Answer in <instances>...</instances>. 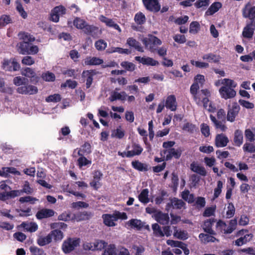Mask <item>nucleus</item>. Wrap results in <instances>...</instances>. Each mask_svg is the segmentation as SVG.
Returning <instances> with one entry per match:
<instances>
[{"label": "nucleus", "instance_id": "f257e3e1", "mask_svg": "<svg viewBox=\"0 0 255 255\" xmlns=\"http://www.w3.org/2000/svg\"><path fill=\"white\" fill-rule=\"evenodd\" d=\"M21 35L23 41L18 44L19 53L23 55L36 54L38 52V48L31 43L35 40V38L28 33L23 32Z\"/></svg>", "mask_w": 255, "mask_h": 255}, {"label": "nucleus", "instance_id": "f03ea898", "mask_svg": "<svg viewBox=\"0 0 255 255\" xmlns=\"http://www.w3.org/2000/svg\"><path fill=\"white\" fill-rule=\"evenodd\" d=\"M104 223L105 225L109 227H114L116 226L115 221L118 219L125 220L127 219V215L125 213L120 212H115L113 215L104 214L103 215Z\"/></svg>", "mask_w": 255, "mask_h": 255}, {"label": "nucleus", "instance_id": "7ed1b4c3", "mask_svg": "<svg viewBox=\"0 0 255 255\" xmlns=\"http://www.w3.org/2000/svg\"><path fill=\"white\" fill-rule=\"evenodd\" d=\"M142 42L145 48L153 53L155 52L158 46L160 45L162 43L160 39L152 35H150L148 37L143 38Z\"/></svg>", "mask_w": 255, "mask_h": 255}, {"label": "nucleus", "instance_id": "20e7f679", "mask_svg": "<svg viewBox=\"0 0 255 255\" xmlns=\"http://www.w3.org/2000/svg\"><path fill=\"white\" fill-rule=\"evenodd\" d=\"M80 243V240L79 238H68L62 244V251L65 254H69L79 246Z\"/></svg>", "mask_w": 255, "mask_h": 255}, {"label": "nucleus", "instance_id": "39448f33", "mask_svg": "<svg viewBox=\"0 0 255 255\" xmlns=\"http://www.w3.org/2000/svg\"><path fill=\"white\" fill-rule=\"evenodd\" d=\"M239 238L235 241V245L240 247L250 242L253 237V235L249 233L247 230H241L239 231L236 235Z\"/></svg>", "mask_w": 255, "mask_h": 255}, {"label": "nucleus", "instance_id": "423d86ee", "mask_svg": "<svg viewBox=\"0 0 255 255\" xmlns=\"http://www.w3.org/2000/svg\"><path fill=\"white\" fill-rule=\"evenodd\" d=\"M147 213H154L153 216L155 220L162 225H167L169 222V217L168 213H163L161 212H155V208H145Z\"/></svg>", "mask_w": 255, "mask_h": 255}, {"label": "nucleus", "instance_id": "0eeeda50", "mask_svg": "<svg viewBox=\"0 0 255 255\" xmlns=\"http://www.w3.org/2000/svg\"><path fill=\"white\" fill-rule=\"evenodd\" d=\"M126 227L128 228L134 229L137 231H140L142 229H146L150 231L149 226L146 225L144 222L137 219H132L126 223Z\"/></svg>", "mask_w": 255, "mask_h": 255}, {"label": "nucleus", "instance_id": "6e6552de", "mask_svg": "<svg viewBox=\"0 0 255 255\" xmlns=\"http://www.w3.org/2000/svg\"><path fill=\"white\" fill-rule=\"evenodd\" d=\"M1 67L3 69L8 71H16L19 69L20 65L15 59H4L1 62Z\"/></svg>", "mask_w": 255, "mask_h": 255}, {"label": "nucleus", "instance_id": "1a4fd4ad", "mask_svg": "<svg viewBox=\"0 0 255 255\" xmlns=\"http://www.w3.org/2000/svg\"><path fill=\"white\" fill-rule=\"evenodd\" d=\"M242 15L244 18H249L250 21L255 22V6H252L248 2L242 9Z\"/></svg>", "mask_w": 255, "mask_h": 255}, {"label": "nucleus", "instance_id": "9d476101", "mask_svg": "<svg viewBox=\"0 0 255 255\" xmlns=\"http://www.w3.org/2000/svg\"><path fill=\"white\" fill-rule=\"evenodd\" d=\"M240 110V107L237 103H234L232 106H229L226 117L227 120L230 122H234Z\"/></svg>", "mask_w": 255, "mask_h": 255}, {"label": "nucleus", "instance_id": "9b49d317", "mask_svg": "<svg viewBox=\"0 0 255 255\" xmlns=\"http://www.w3.org/2000/svg\"><path fill=\"white\" fill-rule=\"evenodd\" d=\"M17 92L24 95H34L38 92V88L33 85H28L24 83L23 86L18 87L16 89Z\"/></svg>", "mask_w": 255, "mask_h": 255}, {"label": "nucleus", "instance_id": "f8f14e48", "mask_svg": "<svg viewBox=\"0 0 255 255\" xmlns=\"http://www.w3.org/2000/svg\"><path fill=\"white\" fill-rule=\"evenodd\" d=\"M146 9L150 11L157 12L160 9V4L158 0H142Z\"/></svg>", "mask_w": 255, "mask_h": 255}, {"label": "nucleus", "instance_id": "ddd939ff", "mask_svg": "<svg viewBox=\"0 0 255 255\" xmlns=\"http://www.w3.org/2000/svg\"><path fill=\"white\" fill-rule=\"evenodd\" d=\"M255 30V22H253V21L248 22L243 29L242 35L246 38H252L254 35Z\"/></svg>", "mask_w": 255, "mask_h": 255}, {"label": "nucleus", "instance_id": "4468645a", "mask_svg": "<svg viewBox=\"0 0 255 255\" xmlns=\"http://www.w3.org/2000/svg\"><path fill=\"white\" fill-rule=\"evenodd\" d=\"M163 152L164 154H166L165 160L168 161L171 160L172 157L179 159L181 155L182 151L180 149H175L174 148H171L168 150H164Z\"/></svg>", "mask_w": 255, "mask_h": 255}, {"label": "nucleus", "instance_id": "2eb2a0df", "mask_svg": "<svg viewBox=\"0 0 255 255\" xmlns=\"http://www.w3.org/2000/svg\"><path fill=\"white\" fill-rule=\"evenodd\" d=\"M219 92L222 98L226 100L233 98L236 95V92L234 89L226 87H221Z\"/></svg>", "mask_w": 255, "mask_h": 255}, {"label": "nucleus", "instance_id": "dca6fc26", "mask_svg": "<svg viewBox=\"0 0 255 255\" xmlns=\"http://www.w3.org/2000/svg\"><path fill=\"white\" fill-rule=\"evenodd\" d=\"M95 70H90L84 71L82 74L83 78H86V85L87 89L90 88L93 80V77L96 75Z\"/></svg>", "mask_w": 255, "mask_h": 255}, {"label": "nucleus", "instance_id": "f3484780", "mask_svg": "<svg viewBox=\"0 0 255 255\" xmlns=\"http://www.w3.org/2000/svg\"><path fill=\"white\" fill-rule=\"evenodd\" d=\"M165 106L167 109L170 110L171 111H175L176 110L177 103L174 95H171L167 97Z\"/></svg>", "mask_w": 255, "mask_h": 255}, {"label": "nucleus", "instance_id": "a211bd4d", "mask_svg": "<svg viewBox=\"0 0 255 255\" xmlns=\"http://www.w3.org/2000/svg\"><path fill=\"white\" fill-rule=\"evenodd\" d=\"M229 142L228 137L223 133L218 134L216 136L215 145L217 147H225Z\"/></svg>", "mask_w": 255, "mask_h": 255}, {"label": "nucleus", "instance_id": "6ab92c4d", "mask_svg": "<svg viewBox=\"0 0 255 255\" xmlns=\"http://www.w3.org/2000/svg\"><path fill=\"white\" fill-rule=\"evenodd\" d=\"M132 148L133 149L132 150H128L127 152L126 157H131L135 155H139L143 151L142 147L139 144L135 142L132 143Z\"/></svg>", "mask_w": 255, "mask_h": 255}, {"label": "nucleus", "instance_id": "aec40b11", "mask_svg": "<svg viewBox=\"0 0 255 255\" xmlns=\"http://www.w3.org/2000/svg\"><path fill=\"white\" fill-rule=\"evenodd\" d=\"M10 174L18 175L20 172L13 167H4L0 170V176L1 177H8Z\"/></svg>", "mask_w": 255, "mask_h": 255}, {"label": "nucleus", "instance_id": "412c9836", "mask_svg": "<svg viewBox=\"0 0 255 255\" xmlns=\"http://www.w3.org/2000/svg\"><path fill=\"white\" fill-rule=\"evenodd\" d=\"M135 60L141 63L143 65L156 66L159 64V62L151 57H141L140 56H136Z\"/></svg>", "mask_w": 255, "mask_h": 255}, {"label": "nucleus", "instance_id": "4be33fe9", "mask_svg": "<svg viewBox=\"0 0 255 255\" xmlns=\"http://www.w3.org/2000/svg\"><path fill=\"white\" fill-rule=\"evenodd\" d=\"M54 214V212L52 210L43 208L36 213V216L38 219H42L52 217Z\"/></svg>", "mask_w": 255, "mask_h": 255}, {"label": "nucleus", "instance_id": "5701e85b", "mask_svg": "<svg viewBox=\"0 0 255 255\" xmlns=\"http://www.w3.org/2000/svg\"><path fill=\"white\" fill-rule=\"evenodd\" d=\"M103 59L96 57L88 56L84 60V63L86 65H99L103 64Z\"/></svg>", "mask_w": 255, "mask_h": 255}, {"label": "nucleus", "instance_id": "b1692460", "mask_svg": "<svg viewBox=\"0 0 255 255\" xmlns=\"http://www.w3.org/2000/svg\"><path fill=\"white\" fill-rule=\"evenodd\" d=\"M210 118L212 122L214 124V125L216 129H220L222 131H226L227 128L225 125V123L223 121L221 120H217L216 117L212 115H210Z\"/></svg>", "mask_w": 255, "mask_h": 255}, {"label": "nucleus", "instance_id": "393cba45", "mask_svg": "<svg viewBox=\"0 0 255 255\" xmlns=\"http://www.w3.org/2000/svg\"><path fill=\"white\" fill-rule=\"evenodd\" d=\"M132 167L139 171H147L149 170L148 164L143 163L138 160L132 161L131 162Z\"/></svg>", "mask_w": 255, "mask_h": 255}, {"label": "nucleus", "instance_id": "a878e982", "mask_svg": "<svg viewBox=\"0 0 255 255\" xmlns=\"http://www.w3.org/2000/svg\"><path fill=\"white\" fill-rule=\"evenodd\" d=\"M234 144L240 147L243 143V132L240 129H236L235 131L234 137Z\"/></svg>", "mask_w": 255, "mask_h": 255}, {"label": "nucleus", "instance_id": "bb28decb", "mask_svg": "<svg viewBox=\"0 0 255 255\" xmlns=\"http://www.w3.org/2000/svg\"><path fill=\"white\" fill-rule=\"evenodd\" d=\"M222 6L220 2H214L209 7L206 11L205 14L207 15H211L217 12Z\"/></svg>", "mask_w": 255, "mask_h": 255}, {"label": "nucleus", "instance_id": "cd10ccee", "mask_svg": "<svg viewBox=\"0 0 255 255\" xmlns=\"http://www.w3.org/2000/svg\"><path fill=\"white\" fill-rule=\"evenodd\" d=\"M127 43L130 46L135 48L139 52H143V50L140 43L132 37L128 39Z\"/></svg>", "mask_w": 255, "mask_h": 255}, {"label": "nucleus", "instance_id": "c85d7f7f", "mask_svg": "<svg viewBox=\"0 0 255 255\" xmlns=\"http://www.w3.org/2000/svg\"><path fill=\"white\" fill-rule=\"evenodd\" d=\"M191 169L194 172H196L201 176H205L207 174V172L204 167L200 166L195 163L191 164Z\"/></svg>", "mask_w": 255, "mask_h": 255}, {"label": "nucleus", "instance_id": "c756f323", "mask_svg": "<svg viewBox=\"0 0 255 255\" xmlns=\"http://www.w3.org/2000/svg\"><path fill=\"white\" fill-rule=\"evenodd\" d=\"M91 146L89 142H85L78 150V155H87L91 152Z\"/></svg>", "mask_w": 255, "mask_h": 255}, {"label": "nucleus", "instance_id": "7c9ffc66", "mask_svg": "<svg viewBox=\"0 0 255 255\" xmlns=\"http://www.w3.org/2000/svg\"><path fill=\"white\" fill-rule=\"evenodd\" d=\"M21 226L25 231L29 232L30 233L35 232L38 229L37 225L36 224V223L34 222H23L21 224Z\"/></svg>", "mask_w": 255, "mask_h": 255}, {"label": "nucleus", "instance_id": "2f4dec72", "mask_svg": "<svg viewBox=\"0 0 255 255\" xmlns=\"http://www.w3.org/2000/svg\"><path fill=\"white\" fill-rule=\"evenodd\" d=\"M182 198L190 204H194L196 198L193 194H190L188 190L186 189L182 192Z\"/></svg>", "mask_w": 255, "mask_h": 255}, {"label": "nucleus", "instance_id": "473e14b6", "mask_svg": "<svg viewBox=\"0 0 255 255\" xmlns=\"http://www.w3.org/2000/svg\"><path fill=\"white\" fill-rule=\"evenodd\" d=\"M51 235L48 234L46 236H40L37 240V243L40 246H44L52 242Z\"/></svg>", "mask_w": 255, "mask_h": 255}, {"label": "nucleus", "instance_id": "72a5a7b5", "mask_svg": "<svg viewBox=\"0 0 255 255\" xmlns=\"http://www.w3.org/2000/svg\"><path fill=\"white\" fill-rule=\"evenodd\" d=\"M21 191V195L26 194V195H31L33 192V188L30 186L29 182L28 181H25L23 185L22 186V189L19 190Z\"/></svg>", "mask_w": 255, "mask_h": 255}, {"label": "nucleus", "instance_id": "f704fd0d", "mask_svg": "<svg viewBox=\"0 0 255 255\" xmlns=\"http://www.w3.org/2000/svg\"><path fill=\"white\" fill-rule=\"evenodd\" d=\"M212 234H206L201 233L199 235V238L204 244H206L209 242H214L216 241V238L212 236Z\"/></svg>", "mask_w": 255, "mask_h": 255}, {"label": "nucleus", "instance_id": "c9c22d12", "mask_svg": "<svg viewBox=\"0 0 255 255\" xmlns=\"http://www.w3.org/2000/svg\"><path fill=\"white\" fill-rule=\"evenodd\" d=\"M202 59L204 60H207L209 62H213L214 63H218L220 61V56L210 53L203 55Z\"/></svg>", "mask_w": 255, "mask_h": 255}, {"label": "nucleus", "instance_id": "e433bc0d", "mask_svg": "<svg viewBox=\"0 0 255 255\" xmlns=\"http://www.w3.org/2000/svg\"><path fill=\"white\" fill-rule=\"evenodd\" d=\"M215 222L214 219H210L205 221L203 229L209 234H214V231L212 229V224Z\"/></svg>", "mask_w": 255, "mask_h": 255}, {"label": "nucleus", "instance_id": "4c0bfd02", "mask_svg": "<svg viewBox=\"0 0 255 255\" xmlns=\"http://www.w3.org/2000/svg\"><path fill=\"white\" fill-rule=\"evenodd\" d=\"M217 228L218 230H220L221 232L224 234H231V233H229V229L230 227L229 225H227L224 222L219 220L216 225Z\"/></svg>", "mask_w": 255, "mask_h": 255}, {"label": "nucleus", "instance_id": "58836bf2", "mask_svg": "<svg viewBox=\"0 0 255 255\" xmlns=\"http://www.w3.org/2000/svg\"><path fill=\"white\" fill-rule=\"evenodd\" d=\"M107 52L108 53H113L117 52L120 54H129L131 53V51L128 49H124L121 47H112L111 48L108 49L107 50Z\"/></svg>", "mask_w": 255, "mask_h": 255}, {"label": "nucleus", "instance_id": "ea45409f", "mask_svg": "<svg viewBox=\"0 0 255 255\" xmlns=\"http://www.w3.org/2000/svg\"><path fill=\"white\" fill-rule=\"evenodd\" d=\"M21 74L22 75L26 76V77H27L28 78H34V80L35 79L36 80V81L37 82L38 81V77H35V72L34 71V70L30 68H29V67H26L25 68V69H24L22 72H21Z\"/></svg>", "mask_w": 255, "mask_h": 255}, {"label": "nucleus", "instance_id": "a19ab883", "mask_svg": "<svg viewBox=\"0 0 255 255\" xmlns=\"http://www.w3.org/2000/svg\"><path fill=\"white\" fill-rule=\"evenodd\" d=\"M148 189H143L138 195L139 200L143 203H147L149 202L148 198Z\"/></svg>", "mask_w": 255, "mask_h": 255}, {"label": "nucleus", "instance_id": "79ce46f5", "mask_svg": "<svg viewBox=\"0 0 255 255\" xmlns=\"http://www.w3.org/2000/svg\"><path fill=\"white\" fill-rule=\"evenodd\" d=\"M134 20L137 25H142L146 21V17L142 12L139 11L135 14Z\"/></svg>", "mask_w": 255, "mask_h": 255}, {"label": "nucleus", "instance_id": "37998d69", "mask_svg": "<svg viewBox=\"0 0 255 255\" xmlns=\"http://www.w3.org/2000/svg\"><path fill=\"white\" fill-rule=\"evenodd\" d=\"M87 24L86 21L80 17H76L73 20V24L75 27L78 29H82L84 28L86 24Z\"/></svg>", "mask_w": 255, "mask_h": 255}, {"label": "nucleus", "instance_id": "c03bdc74", "mask_svg": "<svg viewBox=\"0 0 255 255\" xmlns=\"http://www.w3.org/2000/svg\"><path fill=\"white\" fill-rule=\"evenodd\" d=\"M49 235H51V239L53 238L55 241H61L63 238V233L59 230H54L49 233Z\"/></svg>", "mask_w": 255, "mask_h": 255}, {"label": "nucleus", "instance_id": "a18cd8bd", "mask_svg": "<svg viewBox=\"0 0 255 255\" xmlns=\"http://www.w3.org/2000/svg\"><path fill=\"white\" fill-rule=\"evenodd\" d=\"M94 248L91 246V248L89 247L90 250H101L104 249L107 245V243L102 240L96 241L94 243Z\"/></svg>", "mask_w": 255, "mask_h": 255}, {"label": "nucleus", "instance_id": "49530a36", "mask_svg": "<svg viewBox=\"0 0 255 255\" xmlns=\"http://www.w3.org/2000/svg\"><path fill=\"white\" fill-rule=\"evenodd\" d=\"M166 243L168 245L172 247H178L181 249L182 250L187 247L185 244L180 241L168 240L167 241Z\"/></svg>", "mask_w": 255, "mask_h": 255}, {"label": "nucleus", "instance_id": "de8ad7c7", "mask_svg": "<svg viewBox=\"0 0 255 255\" xmlns=\"http://www.w3.org/2000/svg\"><path fill=\"white\" fill-rule=\"evenodd\" d=\"M200 86L197 83H193L190 88V92L192 95L194 100H198L199 98H197V92L200 90Z\"/></svg>", "mask_w": 255, "mask_h": 255}, {"label": "nucleus", "instance_id": "09e8293b", "mask_svg": "<svg viewBox=\"0 0 255 255\" xmlns=\"http://www.w3.org/2000/svg\"><path fill=\"white\" fill-rule=\"evenodd\" d=\"M38 200L36 198L30 196L21 197L18 200L20 203H29L31 204H34Z\"/></svg>", "mask_w": 255, "mask_h": 255}, {"label": "nucleus", "instance_id": "8fccbe9b", "mask_svg": "<svg viewBox=\"0 0 255 255\" xmlns=\"http://www.w3.org/2000/svg\"><path fill=\"white\" fill-rule=\"evenodd\" d=\"M16 9L20 16L24 19L27 17V12L24 10L21 3L18 0L16 1Z\"/></svg>", "mask_w": 255, "mask_h": 255}, {"label": "nucleus", "instance_id": "3c124183", "mask_svg": "<svg viewBox=\"0 0 255 255\" xmlns=\"http://www.w3.org/2000/svg\"><path fill=\"white\" fill-rule=\"evenodd\" d=\"M200 29V25L198 21H194L190 24L189 32L192 34H196Z\"/></svg>", "mask_w": 255, "mask_h": 255}, {"label": "nucleus", "instance_id": "603ef678", "mask_svg": "<svg viewBox=\"0 0 255 255\" xmlns=\"http://www.w3.org/2000/svg\"><path fill=\"white\" fill-rule=\"evenodd\" d=\"M125 135V132L124 130L122 129L121 126H119L117 128L114 130L112 133V136L115 137L117 138L122 139Z\"/></svg>", "mask_w": 255, "mask_h": 255}, {"label": "nucleus", "instance_id": "864d4df0", "mask_svg": "<svg viewBox=\"0 0 255 255\" xmlns=\"http://www.w3.org/2000/svg\"><path fill=\"white\" fill-rule=\"evenodd\" d=\"M124 101V97L120 93L117 91H113L109 97V100L111 102H114L117 100Z\"/></svg>", "mask_w": 255, "mask_h": 255}, {"label": "nucleus", "instance_id": "5fc2aeb1", "mask_svg": "<svg viewBox=\"0 0 255 255\" xmlns=\"http://www.w3.org/2000/svg\"><path fill=\"white\" fill-rule=\"evenodd\" d=\"M12 20L9 15L3 14L0 17V26L4 27L6 25L12 23Z\"/></svg>", "mask_w": 255, "mask_h": 255}, {"label": "nucleus", "instance_id": "6e6d98bb", "mask_svg": "<svg viewBox=\"0 0 255 255\" xmlns=\"http://www.w3.org/2000/svg\"><path fill=\"white\" fill-rule=\"evenodd\" d=\"M121 66L128 71L132 72L135 69V65L132 62L123 61L121 63Z\"/></svg>", "mask_w": 255, "mask_h": 255}, {"label": "nucleus", "instance_id": "4d7b16f0", "mask_svg": "<svg viewBox=\"0 0 255 255\" xmlns=\"http://www.w3.org/2000/svg\"><path fill=\"white\" fill-rule=\"evenodd\" d=\"M107 43L103 39H100L96 41L95 43V46L96 49L98 51H103L107 47Z\"/></svg>", "mask_w": 255, "mask_h": 255}, {"label": "nucleus", "instance_id": "13d9d810", "mask_svg": "<svg viewBox=\"0 0 255 255\" xmlns=\"http://www.w3.org/2000/svg\"><path fill=\"white\" fill-rule=\"evenodd\" d=\"M116 246L114 244H110L105 249L102 255H116Z\"/></svg>", "mask_w": 255, "mask_h": 255}, {"label": "nucleus", "instance_id": "bf43d9fd", "mask_svg": "<svg viewBox=\"0 0 255 255\" xmlns=\"http://www.w3.org/2000/svg\"><path fill=\"white\" fill-rule=\"evenodd\" d=\"M152 228L155 236L158 237H162L164 236V234L158 224L154 223L152 224Z\"/></svg>", "mask_w": 255, "mask_h": 255}, {"label": "nucleus", "instance_id": "052dcab7", "mask_svg": "<svg viewBox=\"0 0 255 255\" xmlns=\"http://www.w3.org/2000/svg\"><path fill=\"white\" fill-rule=\"evenodd\" d=\"M61 100V95L59 94H54L53 95H49L46 98V101L47 102H54L57 103L60 102Z\"/></svg>", "mask_w": 255, "mask_h": 255}, {"label": "nucleus", "instance_id": "680f3d73", "mask_svg": "<svg viewBox=\"0 0 255 255\" xmlns=\"http://www.w3.org/2000/svg\"><path fill=\"white\" fill-rule=\"evenodd\" d=\"M80 157L78 159V165L79 167L86 166L91 164V161L87 159L84 155H79Z\"/></svg>", "mask_w": 255, "mask_h": 255}, {"label": "nucleus", "instance_id": "e2e57ef3", "mask_svg": "<svg viewBox=\"0 0 255 255\" xmlns=\"http://www.w3.org/2000/svg\"><path fill=\"white\" fill-rule=\"evenodd\" d=\"M41 77L44 80L47 82H53L55 80V75L49 71L43 73Z\"/></svg>", "mask_w": 255, "mask_h": 255}, {"label": "nucleus", "instance_id": "0e129e2a", "mask_svg": "<svg viewBox=\"0 0 255 255\" xmlns=\"http://www.w3.org/2000/svg\"><path fill=\"white\" fill-rule=\"evenodd\" d=\"M174 236L177 239L185 240L188 238V234L184 231L175 230Z\"/></svg>", "mask_w": 255, "mask_h": 255}, {"label": "nucleus", "instance_id": "69168bd1", "mask_svg": "<svg viewBox=\"0 0 255 255\" xmlns=\"http://www.w3.org/2000/svg\"><path fill=\"white\" fill-rule=\"evenodd\" d=\"M222 84H223L222 87H226L233 89L236 88L237 86V83H235L234 80L227 78L223 80Z\"/></svg>", "mask_w": 255, "mask_h": 255}, {"label": "nucleus", "instance_id": "338daca9", "mask_svg": "<svg viewBox=\"0 0 255 255\" xmlns=\"http://www.w3.org/2000/svg\"><path fill=\"white\" fill-rule=\"evenodd\" d=\"M190 63L192 65H194L195 67L199 68H207L209 67V64L206 62L191 60Z\"/></svg>", "mask_w": 255, "mask_h": 255}, {"label": "nucleus", "instance_id": "774afa93", "mask_svg": "<svg viewBox=\"0 0 255 255\" xmlns=\"http://www.w3.org/2000/svg\"><path fill=\"white\" fill-rule=\"evenodd\" d=\"M29 250L32 255H43L44 251L42 249L38 248L35 246H31Z\"/></svg>", "mask_w": 255, "mask_h": 255}]
</instances>
